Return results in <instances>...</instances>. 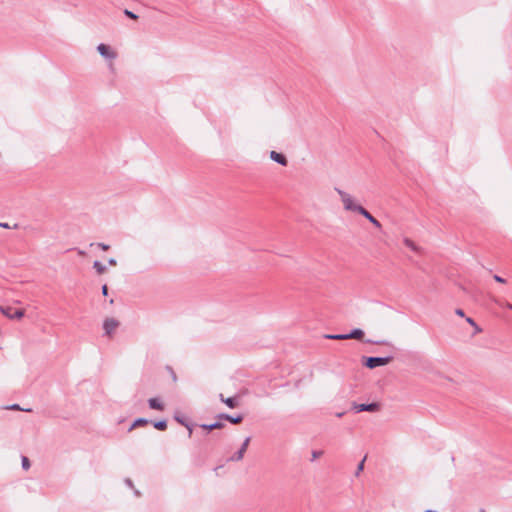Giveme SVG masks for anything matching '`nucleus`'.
<instances>
[{"label":"nucleus","instance_id":"nucleus-15","mask_svg":"<svg viewBox=\"0 0 512 512\" xmlns=\"http://www.w3.org/2000/svg\"><path fill=\"white\" fill-rule=\"evenodd\" d=\"M223 426H224V424L222 422L217 421L212 424H202L201 428L211 431L214 429H221Z\"/></svg>","mask_w":512,"mask_h":512},{"label":"nucleus","instance_id":"nucleus-26","mask_svg":"<svg viewBox=\"0 0 512 512\" xmlns=\"http://www.w3.org/2000/svg\"><path fill=\"white\" fill-rule=\"evenodd\" d=\"M466 321H467L470 325L474 326V327L476 328V330H477V331H480L479 327L477 326V324L475 323V321H474L472 318L468 317V318L466 319Z\"/></svg>","mask_w":512,"mask_h":512},{"label":"nucleus","instance_id":"nucleus-10","mask_svg":"<svg viewBox=\"0 0 512 512\" xmlns=\"http://www.w3.org/2000/svg\"><path fill=\"white\" fill-rule=\"evenodd\" d=\"M404 244L406 247H408L410 250H412L413 252H415L416 254H423V248H421L420 246H418L414 241H412L411 239L409 238H404L403 240Z\"/></svg>","mask_w":512,"mask_h":512},{"label":"nucleus","instance_id":"nucleus-25","mask_svg":"<svg viewBox=\"0 0 512 512\" xmlns=\"http://www.w3.org/2000/svg\"><path fill=\"white\" fill-rule=\"evenodd\" d=\"M124 14L130 18V19H133V20H136L138 19V15H136L135 13H133L132 11L128 10V9H125L124 10Z\"/></svg>","mask_w":512,"mask_h":512},{"label":"nucleus","instance_id":"nucleus-16","mask_svg":"<svg viewBox=\"0 0 512 512\" xmlns=\"http://www.w3.org/2000/svg\"><path fill=\"white\" fill-rule=\"evenodd\" d=\"M148 423L149 421L146 418H138L132 423L128 431H132L134 428L147 425Z\"/></svg>","mask_w":512,"mask_h":512},{"label":"nucleus","instance_id":"nucleus-18","mask_svg":"<svg viewBox=\"0 0 512 512\" xmlns=\"http://www.w3.org/2000/svg\"><path fill=\"white\" fill-rule=\"evenodd\" d=\"M153 426L157 430L164 431L167 428V422H166V420L155 421L153 423Z\"/></svg>","mask_w":512,"mask_h":512},{"label":"nucleus","instance_id":"nucleus-4","mask_svg":"<svg viewBox=\"0 0 512 512\" xmlns=\"http://www.w3.org/2000/svg\"><path fill=\"white\" fill-rule=\"evenodd\" d=\"M0 312L5 317H7L8 319H11V320H15V319L19 320V319L23 318L25 315V312L23 309L14 310L10 306H3V305L0 306Z\"/></svg>","mask_w":512,"mask_h":512},{"label":"nucleus","instance_id":"nucleus-3","mask_svg":"<svg viewBox=\"0 0 512 512\" xmlns=\"http://www.w3.org/2000/svg\"><path fill=\"white\" fill-rule=\"evenodd\" d=\"M363 360V364L365 367L369 369H374L376 367L385 366L389 364L393 360V357H364Z\"/></svg>","mask_w":512,"mask_h":512},{"label":"nucleus","instance_id":"nucleus-8","mask_svg":"<svg viewBox=\"0 0 512 512\" xmlns=\"http://www.w3.org/2000/svg\"><path fill=\"white\" fill-rule=\"evenodd\" d=\"M118 326L119 322L114 318H107L103 323V329L108 336H110Z\"/></svg>","mask_w":512,"mask_h":512},{"label":"nucleus","instance_id":"nucleus-32","mask_svg":"<svg viewBox=\"0 0 512 512\" xmlns=\"http://www.w3.org/2000/svg\"><path fill=\"white\" fill-rule=\"evenodd\" d=\"M455 313L458 315V316H461L463 317L464 316V311L462 309H456Z\"/></svg>","mask_w":512,"mask_h":512},{"label":"nucleus","instance_id":"nucleus-24","mask_svg":"<svg viewBox=\"0 0 512 512\" xmlns=\"http://www.w3.org/2000/svg\"><path fill=\"white\" fill-rule=\"evenodd\" d=\"M495 303L497 305H499L500 307H506V308L512 310V304L511 303L503 302V301H500V300H495Z\"/></svg>","mask_w":512,"mask_h":512},{"label":"nucleus","instance_id":"nucleus-20","mask_svg":"<svg viewBox=\"0 0 512 512\" xmlns=\"http://www.w3.org/2000/svg\"><path fill=\"white\" fill-rule=\"evenodd\" d=\"M5 409L7 410H21L25 412H31L32 410L30 408H21L18 404H12L9 406H6Z\"/></svg>","mask_w":512,"mask_h":512},{"label":"nucleus","instance_id":"nucleus-29","mask_svg":"<svg viewBox=\"0 0 512 512\" xmlns=\"http://www.w3.org/2000/svg\"><path fill=\"white\" fill-rule=\"evenodd\" d=\"M108 264L111 265V266H116L117 265V261L114 258H110L108 260Z\"/></svg>","mask_w":512,"mask_h":512},{"label":"nucleus","instance_id":"nucleus-14","mask_svg":"<svg viewBox=\"0 0 512 512\" xmlns=\"http://www.w3.org/2000/svg\"><path fill=\"white\" fill-rule=\"evenodd\" d=\"M148 404L151 409L161 410V411L164 409V405L160 402V400L158 398H150L148 400Z\"/></svg>","mask_w":512,"mask_h":512},{"label":"nucleus","instance_id":"nucleus-6","mask_svg":"<svg viewBox=\"0 0 512 512\" xmlns=\"http://www.w3.org/2000/svg\"><path fill=\"white\" fill-rule=\"evenodd\" d=\"M97 51L103 58L110 61L115 60L117 57V53L114 50H112L110 46L103 43L97 46Z\"/></svg>","mask_w":512,"mask_h":512},{"label":"nucleus","instance_id":"nucleus-17","mask_svg":"<svg viewBox=\"0 0 512 512\" xmlns=\"http://www.w3.org/2000/svg\"><path fill=\"white\" fill-rule=\"evenodd\" d=\"M93 268L96 270L98 274H103L106 272V266L103 265L100 261H94Z\"/></svg>","mask_w":512,"mask_h":512},{"label":"nucleus","instance_id":"nucleus-38","mask_svg":"<svg viewBox=\"0 0 512 512\" xmlns=\"http://www.w3.org/2000/svg\"><path fill=\"white\" fill-rule=\"evenodd\" d=\"M424 512H434V511H432V510H426V511H424Z\"/></svg>","mask_w":512,"mask_h":512},{"label":"nucleus","instance_id":"nucleus-19","mask_svg":"<svg viewBox=\"0 0 512 512\" xmlns=\"http://www.w3.org/2000/svg\"><path fill=\"white\" fill-rule=\"evenodd\" d=\"M324 337L331 340H346V334H326Z\"/></svg>","mask_w":512,"mask_h":512},{"label":"nucleus","instance_id":"nucleus-9","mask_svg":"<svg viewBox=\"0 0 512 512\" xmlns=\"http://www.w3.org/2000/svg\"><path fill=\"white\" fill-rule=\"evenodd\" d=\"M360 215L365 217L370 223H372L376 228H381V223L371 215V213L366 210L364 207H362L359 212Z\"/></svg>","mask_w":512,"mask_h":512},{"label":"nucleus","instance_id":"nucleus-13","mask_svg":"<svg viewBox=\"0 0 512 512\" xmlns=\"http://www.w3.org/2000/svg\"><path fill=\"white\" fill-rule=\"evenodd\" d=\"M219 399L225 403L229 408H236L239 405L237 397H228L225 398L223 394L219 395Z\"/></svg>","mask_w":512,"mask_h":512},{"label":"nucleus","instance_id":"nucleus-28","mask_svg":"<svg viewBox=\"0 0 512 512\" xmlns=\"http://www.w3.org/2000/svg\"><path fill=\"white\" fill-rule=\"evenodd\" d=\"M97 246L104 251H107L110 248V246L105 243H98Z\"/></svg>","mask_w":512,"mask_h":512},{"label":"nucleus","instance_id":"nucleus-21","mask_svg":"<svg viewBox=\"0 0 512 512\" xmlns=\"http://www.w3.org/2000/svg\"><path fill=\"white\" fill-rule=\"evenodd\" d=\"M366 461V456L360 461V463L357 466V469L355 471V476L358 477L360 473L364 470V464Z\"/></svg>","mask_w":512,"mask_h":512},{"label":"nucleus","instance_id":"nucleus-35","mask_svg":"<svg viewBox=\"0 0 512 512\" xmlns=\"http://www.w3.org/2000/svg\"><path fill=\"white\" fill-rule=\"evenodd\" d=\"M0 227H3V228H9L8 224L7 223H0Z\"/></svg>","mask_w":512,"mask_h":512},{"label":"nucleus","instance_id":"nucleus-31","mask_svg":"<svg viewBox=\"0 0 512 512\" xmlns=\"http://www.w3.org/2000/svg\"><path fill=\"white\" fill-rule=\"evenodd\" d=\"M125 483L127 486H129L130 488H133V482L131 479L127 478L125 479Z\"/></svg>","mask_w":512,"mask_h":512},{"label":"nucleus","instance_id":"nucleus-2","mask_svg":"<svg viewBox=\"0 0 512 512\" xmlns=\"http://www.w3.org/2000/svg\"><path fill=\"white\" fill-rule=\"evenodd\" d=\"M363 338H364V331L360 328H355V329L351 330L350 333L346 334V340L355 339V340L363 341ZM364 342L367 344H378V345L392 346V344L386 340L374 341L371 339H366V340H364Z\"/></svg>","mask_w":512,"mask_h":512},{"label":"nucleus","instance_id":"nucleus-22","mask_svg":"<svg viewBox=\"0 0 512 512\" xmlns=\"http://www.w3.org/2000/svg\"><path fill=\"white\" fill-rule=\"evenodd\" d=\"M324 454V451L322 450H313L311 453V461H315L316 459L320 458Z\"/></svg>","mask_w":512,"mask_h":512},{"label":"nucleus","instance_id":"nucleus-37","mask_svg":"<svg viewBox=\"0 0 512 512\" xmlns=\"http://www.w3.org/2000/svg\"><path fill=\"white\" fill-rule=\"evenodd\" d=\"M172 378H173L174 381H176V375H175V373L173 371H172Z\"/></svg>","mask_w":512,"mask_h":512},{"label":"nucleus","instance_id":"nucleus-30","mask_svg":"<svg viewBox=\"0 0 512 512\" xmlns=\"http://www.w3.org/2000/svg\"><path fill=\"white\" fill-rule=\"evenodd\" d=\"M101 290H102V294L104 296H107V294H108V287H107V285H103Z\"/></svg>","mask_w":512,"mask_h":512},{"label":"nucleus","instance_id":"nucleus-36","mask_svg":"<svg viewBox=\"0 0 512 512\" xmlns=\"http://www.w3.org/2000/svg\"><path fill=\"white\" fill-rule=\"evenodd\" d=\"M176 420H177L178 422H180L181 424H183V425L185 424V423L182 421V418H178V417H176Z\"/></svg>","mask_w":512,"mask_h":512},{"label":"nucleus","instance_id":"nucleus-1","mask_svg":"<svg viewBox=\"0 0 512 512\" xmlns=\"http://www.w3.org/2000/svg\"><path fill=\"white\" fill-rule=\"evenodd\" d=\"M335 191L338 193L341 199L344 210L358 213L359 210L363 207L360 204H357L352 195L345 192L344 190L335 188Z\"/></svg>","mask_w":512,"mask_h":512},{"label":"nucleus","instance_id":"nucleus-34","mask_svg":"<svg viewBox=\"0 0 512 512\" xmlns=\"http://www.w3.org/2000/svg\"><path fill=\"white\" fill-rule=\"evenodd\" d=\"M344 414H345V412H338V413H336V416L338 418H341V417H343Z\"/></svg>","mask_w":512,"mask_h":512},{"label":"nucleus","instance_id":"nucleus-27","mask_svg":"<svg viewBox=\"0 0 512 512\" xmlns=\"http://www.w3.org/2000/svg\"><path fill=\"white\" fill-rule=\"evenodd\" d=\"M493 278L498 283H505L506 282V280L504 278H502L501 276H499V275H494Z\"/></svg>","mask_w":512,"mask_h":512},{"label":"nucleus","instance_id":"nucleus-5","mask_svg":"<svg viewBox=\"0 0 512 512\" xmlns=\"http://www.w3.org/2000/svg\"><path fill=\"white\" fill-rule=\"evenodd\" d=\"M352 409L356 413H360V412H364V411L377 412L380 410V404L377 402H373V403H369V404H358L356 402H353Z\"/></svg>","mask_w":512,"mask_h":512},{"label":"nucleus","instance_id":"nucleus-11","mask_svg":"<svg viewBox=\"0 0 512 512\" xmlns=\"http://www.w3.org/2000/svg\"><path fill=\"white\" fill-rule=\"evenodd\" d=\"M270 158L282 166H286L288 163L287 158L283 154L276 151L270 152Z\"/></svg>","mask_w":512,"mask_h":512},{"label":"nucleus","instance_id":"nucleus-12","mask_svg":"<svg viewBox=\"0 0 512 512\" xmlns=\"http://www.w3.org/2000/svg\"><path fill=\"white\" fill-rule=\"evenodd\" d=\"M218 418L219 419L227 420V421H229L232 424H239V423H241L243 421V416L242 415L231 416V415L222 413V414L218 415Z\"/></svg>","mask_w":512,"mask_h":512},{"label":"nucleus","instance_id":"nucleus-23","mask_svg":"<svg viewBox=\"0 0 512 512\" xmlns=\"http://www.w3.org/2000/svg\"><path fill=\"white\" fill-rule=\"evenodd\" d=\"M22 467L24 470H28L30 468V461L26 456H22Z\"/></svg>","mask_w":512,"mask_h":512},{"label":"nucleus","instance_id":"nucleus-7","mask_svg":"<svg viewBox=\"0 0 512 512\" xmlns=\"http://www.w3.org/2000/svg\"><path fill=\"white\" fill-rule=\"evenodd\" d=\"M250 440L251 438L250 437H247L244 442L242 443L240 449L234 454L232 455L228 461H232V462H238V461H241L244 457V454L248 448V445L250 443Z\"/></svg>","mask_w":512,"mask_h":512},{"label":"nucleus","instance_id":"nucleus-33","mask_svg":"<svg viewBox=\"0 0 512 512\" xmlns=\"http://www.w3.org/2000/svg\"><path fill=\"white\" fill-rule=\"evenodd\" d=\"M184 425H185V426H186V428L188 429L189 437H190V436L192 435V427H191L189 424H187V423H185Z\"/></svg>","mask_w":512,"mask_h":512}]
</instances>
